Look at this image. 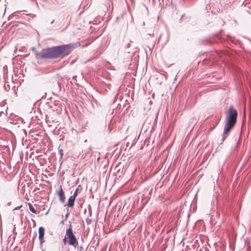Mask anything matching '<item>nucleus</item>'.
<instances>
[{"mask_svg":"<svg viewBox=\"0 0 251 251\" xmlns=\"http://www.w3.org/2000/svg\"><path fill=\"white\" fill-rule=\"evenodd\" d=\"M28 207H29V210H30V211L33 213L36 214V211L35 208H34V207L33 206V205L31 204V203H28Z\"/></svg>","mask_w":251,"mask_h":251,"instance_id":"9d476101","label":"nucleus"},{"mask_svg":"<svg viewBox=\"0 0 251 251\" xmlns=\"http://www.w3.org/2000/svg\"><path fill=\"white\" fill-rule=\"evenodd\" d=\"M244 4L247 9L251 10V0H245Z\"/></svg>","mask_w":251,"mask_h":251,"instance_id":"1a4fd4ad","label":"nucleus"},{"mask_svg":"<svg viewBox=\"0 0 251 251\" xmlns=\"http://www.w3.org/2000/svg\"><path fill=\"white\" fill-rule=\"evenodd\" d=\"M75 199V198L72 196L69 198L68 205L69 207H73L74 206Z\"/></svg>","mask_w":251,"mask_h":251,"instance_id":"6e6552de","label":"nucleus"},{"mask_svg":"<svg viewBox=\"0 0 251 251\" xmlns=\"http://www.w3.org/2000/svg\"><path fill=\"white\" fill-rule=\"evenodd\" d=\"M215 38H210L202 40L201 41V43L205 45H211L218 43L220 39L217 36H215Z\"/></svg>","mask_w":251,"mask_h":251,"instance_id":"39448f33","label":"nucleus"},{"mask_svg":"<svg viewBox=\"0 0 251 251\" xmlns=\"http://www.w3.org/2000/svg\"><path fill=\"white\" fill-rule=\"evenodd\" d=\"M78 190H79V189L78 188H77L75 189V192H74V194H73V195L72 196L75 198L76 197L77 195V193H78Z\"/></svg>","mask_w":251,"mask_h":251,"instance_id":"9b49d317","label":"nucleus"},{"mask_svg":"<svg viewBox=\"0 0 251 251\" xmlns=\"http://www.w3.org/2000/svg\"><path fill=\"white\" fill-rule=\"evenodd\" d=\"M45 229L43 227H40L39 228V239L41 241L43 239L44 236Z\"/></svg>","mask_w":251,"mask_h":251,"instance_id":"0eeeda50","label":"nucleus"},{"mask_svg":"<svg viewBox=\"0 0 251 251\" xmlns=\"http://www.w3.org/2000/svg\"><path fill=\"white\" fill-rule=\"evenodd\" d=\"M58 196L59 198V200L62 203H64L65 201V196L64 193L62 189V186H61L60 190H59L58 192Z\"/></svg>","mask_w":251,"mask_h":251,"instance_id":"423d86ee","label":"nucleus"},{"mask_svg":"<svg viewBox=\"0 0 251 251\" xmlns=\"http://www.w3.org/2000/svg\"><path fill=\"white\" fill-rule=\"evenodd\" d=\"M22 206H18L17 207H16L14 210H18L19 209H20L21 207Z\"/></svg>","mask_w":251,"mask_h":251,"instance_id":"ddd939ff","label":"nucleus"},{"mask_svg":"<svg viewBox=\"0 0 251 251\" xmlns=\"http://www.w3.org/2000/svg\"><path fill=\"white\" fill-rule=\"evenodd\" d=\"M237 111L232 106H230L228 110L226 123L223 134L222 140L224 141L228 136L230 131L234 128L237 121Z\"/></svg>","mask_w":251,"mask_h":251,"instance_id":"f257e3e1","label":"nucleus"},{"mask_svg":"<svg viewBox=\"0 0 251 251\" xmlns=\"http://www.w3.org/2000/svg\"><path fill=\"white\" fill-rule=\"evenodd\" d=\"M66 236L69 238V244L73 246L75 248L78 245L75 236L73 233L72 226L69 225V227L66 230Z\"/></svg>","mask_w":251,"mask_h":251,"instance_id":"20e7f679","label":"nucleus"},{"mask_svg":"<svg viewBox=\"0 0 251 251\" xmlns=\"http://www.w3.org/2000/svg\"><path fill=\"white\" fill-rule=\"evenodd\" d=\"M39 58H56L55 47L43 49L40 52L37 54Z\"/></svg>","mask_w":251,"mask_h":251,"instance_id":"7ed1b4c3","label":"nucleus"},{"mask_svg":"<svg viewBox=\"0 0 251 251\" xmlns=\"http://www.w3.org/2000/svg\"><path fill=\"white\" fill-rule=\"evenodd\" d=\"M67 242L66 236L63 239V242L65 245H66Z\"/></svg>","mask_w":251,"mask_h":251,"instance_id":"f8f14e48","label":"nucleus"},{"mask_svg":"<svg viewBox=\"0 0 251 251\" xmlns=\"http://www.w3.org/2000/svg\"><path fill=\"white\" fill-rule=\"evenodd\" d=\"M73 48L72 45H64L55 47L56 58L63 57L69 55Z\"/></svg>","mask_w":251,"mask_h":251,"instance_id":"f03ea898","label":"nucleus"}]
</instances>
